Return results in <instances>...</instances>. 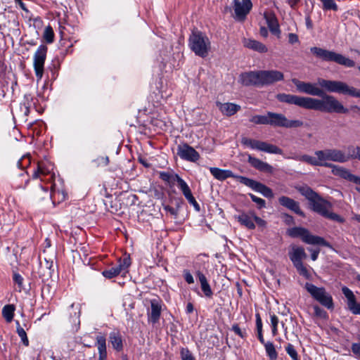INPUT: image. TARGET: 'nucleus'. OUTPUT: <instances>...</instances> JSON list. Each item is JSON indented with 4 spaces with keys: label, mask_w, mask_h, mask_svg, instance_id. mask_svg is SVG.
<instances>
[{
    "label": "nucleus",
    "mask_w": 360,
    "mask_h": 360,
    "mask_svg": "<svg viewBox=\"0 0 360 360\" xmlns=\"http://www.w3.org/2000/svg\"><path fill=\"white\" fill-rule=\"evenodd\" d=\"M313 309L314 311V314L317 316L324 317L326 314V311L323 309H322L320 307H319L318 305L314 306Z\"/></svg>",
    "instance_id": "3c124183"
},
{
    "label": "nucleus",
    "mask_w": 360,
    "mask_h": 360,
    "mask_svg": "<svg viewBox=\"0 0 360 360\" xmlns=\"http://www.w3.org/2000/svg\"><path fill=\"white\" fill-rule=\"evenodd\" d=\"M285 351L292 360H300L295 347L292 344L288 343L287 345L285 347Z\"/></svg>",
    "instance_id": "c03bdc74"
},
{
    "label": "nucleus",
    "mask_w": 360,
    "mask_h": 360,
    "mask_svg": "<svg viewBox=\"0 0 360 360\" xmlns=\"http://www.w3.org/2000/svg\"><path fill=\"white\" fill-rule=\"evenodd\" d=\"M15 323H16V326H16V331H17L18 335L20 338L23 345L25 346H28L29 345V340H28V338L27 337V333H26L25 330L20 326V323H19L18 321H16Z\"/></svg>",
    "instance_id": "e433bc0d"
},
{
    "label": "nucleus",
    "mask_w": 360,
    "mask_h": 360,
    "mask_svg": "<svg viewBox=\"0 0 360 360\" xmlns=\"http://www.w3.org/2000/svg\"><path fill=\"white\" fill-rule=\"evenodd\" d=\"M177 155L183 160L193 162L200 158L199 153L193 147L186 143L178 146Z\"/></svg>",
    "instance_id": "dca6fc26"
},
{
    "label": "nucleus",
    "mask_w": 360,
    "mask_h": 360,
    "mask_svg": "<svg viewBox=\"0 0 360 360\" xmlns=\"http://www.w3.org/2000/svg\"><path fill=\"white\" fill-rule=\"evenodd\" d=\"M131 264V262L129 255H124L123 258L119 259L117 266L105 270L103 271L102 274L107 278H112L120 274H126Z\"/></svg>",
    "instance_id": "ddd939ff"
},
{
    "label": "nucleus",
    "mask_w": 360,
    "mask_h": 360,
    "mask_svg": "<svg viewBox=\"0 0 360 360\" xmlns=\"http://www.w3.org/2000/svg\"><path fill=\"white\" fill-rule=\"evenodd\" d=\"M231 330L238 336H240L242 338H244L246 336V333L245 331H243L238 324H233L232 326Z\"/></svg>",
    "instance_id": "8fccbe9b"
},
{
    "label": "nucleus",
    "mask_w": 360,
    "mask_h": 360,
    "mask_svg": "<svg viewBox=\"0 0 360 360\" xmlns=\"http://www.w3.org/2000/svg\"><path fill=\"white\" fill-rule=\"evenodd\" d=\"M309 250L311 252V258L313 261H315L318 258V255L319 254V250H312V249H309Z\"/></svg>",
    "instance_id": "680f3d73"
},
{
    "label": "nucleus",
    "mask_w": 360,
    "mask_h": 360,
    "mask_svg": "<svg viewBox=\"0 0 360 360\" xmlns=\"http://www.w3.org/2000/svg\"><path fill=\"white\" fill-rule=\"evenodd\" d=\"M250 121L255 124H265L267 125V113L264 115H255L252 116Z\"/></svg>",
    "instance_id": "37998d69"
},
{
    "label": "nucleus",
    "mask_w": 360,
    "mask_h": 360,
    "mask_svg": "<svg viewBox=\"0 0 360 360\" xmlns=\"http://www.w3.org/2000/svg\"><path fill=\"white\" fill-rule=\"evenodd\" d=\"M256 326L257 331L262 330V322L260 316L258 314L256 315Z\"/></svg>",
    "instance_id": "bf43d9fd"
},
{
    "label": "nucleus",
    "mask_w": 360,
    "mask_h": 360,
    "mask_svg": "<svg viewBox=\"0 0 360 360\" xmlns=\"http://www.w3.org/2000/svg\"><path fill=\"white\" fill-rule=\"evenodd\" d=\"M283 74L278 70H257L242 73L241 82L245 86L262 87L283 79Z\"/></svg>",
    "instance_id": "f03ea898"
},
{
    "label": "nucleus",
    "mask_w": 360,
    "mask_h": 360,
    "mask_svg": "<svg viewBox=\"0 0 360 360\" xmlns=\"http://www.w3.org/2000/svg\"><path fill=\"white\" fill-rule=\"evenodd\" d=\"M323 4V9L338 11V7L334 0H320Z\"/></svg>",
    "instance_id": "79ce46f5"
},
{
    "label": "nucleus",
    "mask_w": 360,
    "mask_h": 360,
    "mask_svg": "<svg viewBox=\"0 0 360 360\" xmlns=\"http://www.w3.org/2000/svg\"><path fill=\"white\" fill-rule=\"evenodd\" d=\"M347 154L345 153L347 162L350 159H357L360 160V147L354 146H349L347 148Z\"/></svg>",
    "instance_id": "7c9ffc66"
},
{
    "label": "nucleus",
    "mask_w": 360,
    "mask_h": 360,
    "mask_svg": "<svg viewBox=\"0 0 360 360\" xmlns=\"http://www.w3.org/2000/svg\"><path fill=\"white\" fill-rule=\"evenodd\" d=\"M196 274L200 283L201 288L205 295L208 297H212L213 292L212 291L210 284L207 282L205 276L200 271H198Z\"/></svg>",
    "instance_id": "a878e982"
},
{
    "label": "nucleus",
    "mask_w": 360,
    "mask_h": 360,
    "mask_svg": "<svg viewBox=\"0 0 360 360\" xmlns=\"http://www.w3.org/2000/svg\"><path fill=\"white\" fill-rule=\"evenodd\" d=\"M349 181L360 185V177L355 176L352 174Z\"/></svg>",
    "instance_id": "0e129e2a"
},
{
    "label": "nucleus",
    "mask_w": 360,
    "mask_h": 360,
    "mask_svg": "<svg viewBox=\"0 0 360 360\" xmlns=\"http://www.w3.org/2000/svg\"><path fill=\"white\" fill-rule=\"evenodd\" d=\"M110 342H111L112 347L117 351L120 352L123 348L122 340L119 333L112 332L109 336Z\"/></svg>",
    "instance_id": "cd10ccee"
},
{
    "label": "nucleus",
    "mask_w": 360,
    "mask_h": 360,
    "mask_svg": "<svg viewBox=\"0 0 360 360\" xmlns=\"http://www.w3.org/2000/svg\"><path fill=\"white\" fill-rule=\"evenodd\" d=\"M43 37L44 40L49 44H51L54 41V32L50 25H48L45 27Z\"/></svg>",
    "instance_id": "58836bf2"
},
{
    "label": "nucleus",
    "mask_w": 360,
    "mask_h": 360,
    "mask_svg": "<svg viewBox=\"0 0 360 360\" xmlns=\"http://www.w3.org/2000/svg\"><path fill=\"white\" fill-rule=\"evenodd\" d=\"M288 41L290 44H293L299 41L298 36L294 33H290L288 34Z\"/></svg>",
    "instance_id": "5fc2aeb1"
},
{
    "label": "nucleus",
    "mask_w": 360,
    "mask_h": 360,
    "mask_svg": "<svg viewBox=\"0 0 360 360\" xmlns=\"http://www.w3.org/2000/svg\"><path fill=\"white\" fill-rule=\"evenodd\" d=\"M181 360H195L192 353L187 348H182L181 350Z\"/></svg>",
    "instance_id": "a18cd8bd"
},
{
    "label": "nucleus",
    "mask_w": 360,
    "mask_h": 360,
    "mask_svg": "<svg viewBox=\"0 0 360 360\" xmlns=\"http://www.w3.org/2000/svg\"><path fill=\"white\" fill-rule=\"evenodd\" d=\"M161 314V307L155 301L151 302V311L149 314V320L153 323L158 322Z\"/></svg>",
    "instance_id": "c85d7f7f"
},
{
    "label": "nucleus",
    "mask_w": 360,
    "mask_h": 360,
    "mask_svg": "<svg viewBox=\"0 0 360 360\" xmlns=\"http://www.w3.org/2000/svg\"><path fill=\"white\" fill-rule=\"evenodd\" d=\"M296 189L309 201L313 211L330 220L340 223L345 221V219L341 216L330 211L332 207V204L321 197L309 186H298L296 187Z\"/></svg>",
    "instance_id": "f257e3e1"
},
{
    "label": "nucleus",
    "mask_w": 360,
    "mask_h": 360,
    "mask_svg": "<svg viewBox=\"0 0 360 360\" xmlns=\"http://www.w3.org/2000/svg\"><path fill=\"white\" fill-rule=\"evenodd\" d=\"M15 2L19 4L20 7L25 11L28 12V10L25 6V4L22 1V0H14Z\"/></svg>",
    "instance_id": "338daca9"
},
{
    "label": "nucleus",
    "mask_w": 360,
    "mask_h": 360,
    "mask_svg": "<svg viewBox=\"0 0 360 360\" xmlns=\"http://www.w3.org/2000/svg\"><path fill=\"white\" fill-rule=\"evenodd\" d=\"M189 46L195 55L205 58L210 49V41L202 32L193 31L189 39Z\"/></svg>",
    "instance_id": "39448f33"
},
{
    "label": "nucleus",
    "mask_w": 360,
    "mask_h": 360,
    "mask_svg": "<svg viewBox=\"0 0 360 360\" xmlns=\"http://www.w3.org/2000/svg\"><path fill=\"white\" fill-rule=\"evenodd\" d=\"M48 48L46 46L40 45L34 55L33 65L36 77L41 79L44 74V67L46 58Z\"/></svg>",
    "instance_id": "f8f14e48"
},
{
    "label": "nucleus",
    "mask_w": 360,
    "mask_h": 360,
    "mask_svg": "<svg viewBox=\"0 0 360 360\" xmlns=\"http://www.w3.org/2000/svg\"><path fill=\"white\" fill-rule=\"evenodd\" d=\"M244 45L245 46L252 50L257 51L259 53H266L268 51L266 46L264 44L254 39L245 40L244 42Z\"/></svg>",
    "instance_id": "bb28decb"
},
{
    "label": "nucleus",
    "mask_w": 360,
    "mask_h": 360,
    "mask_svg": "<svg viewBox=\"0 0 360 360\" xmlns=\"http://www.w3.org/2000/svg\"><path fill=\"white\" fill-rule=\"evenodd\" d=\"M185 198L187 199L189 203L194 207L196 211H200V205L195 200V198L193 196L192 193L185 196Z\"/></svg>",
    "instance_id": "09e8293b"
},
{
    "label": "nucleus",
    "mask_w": 360,
    "mask_h": 360,
    "mask_svg": "<svg viewBox=\"0 0 360 360\" xmlns=\"http://www.w3.org/2000/svg\"><path fill=\"white\" fill-rule=\"evenodd\" d=\"M178 177H179V175L174 174L170 172H161L160 173V178L162 181H164L168 184H174L176 181Z\"/></svg>",
    "instance_id": "c9c22d12"
},
{
    "label": "nucleus",
    "mask_w": 360,
    "mask_h": 360,
    "mask_svg": "<svg viewBox=\"0 0 360 360\" xmlns=\"http://www.w3.org/2000/svg\"><path fill=\"white\" fill-rule=\"evenodd\" d=\"M271 323L272 327V334L275 336L277 334V326L278 323V319L275 314L271 315Z\"/></svg>",
    "instance_id": "49530a36"
},
{
    "label": "nucleus",
    "mask_w": 360,
    "mask_h": 360,
    "mask_svg": "<svg viewBox=\"0 0 360 360\" xmlns=\"http://www.w3.org/2000/svg\"><path fill=\"white\" fill-rule=\"evenodd\" d=\"M342 292L347 299V306L349 309L354 314H360V304L357 303L355 300V296L352 291L348 288L344 287Z\"/></svg>",
    "instance_id": "aec40b11"
},
{
    "label": "nucleus",
    "mask_w": 360,
    "mask_h": 360,
    "mask_svg": "<svg viewBox=\"0 0 360 360\" xmlns=\"http://www.w3.org/2000/svg\"><path fill=\"white\" fill-rule=\"evenodd\" d=\"M314 154L316 156L319 158L321 167L330 168L334 165L330 163V161L339 163H344L347 162V158L345 156V152L336 148H326L324 150H316Z\"/></svg>",
    "instance_id": "423d86ee"
},
{
    "label": "nucleus",
    "mask_w": 360,
    "mask_h": 360,
    "mask_svg": "<svg viewBox=\"0 0 360 360\" xmlns=\"http://www.w3.org/2000/svg\"><path fill=\"white\" fill-rule=\"evenodd\" d=\"M13 281L15 283H17L20 287L22 285L23 278L18 274H14L13 275Z\"/></svg>",
    "instance_id": "13d9d810"
},
{
    "label": "nucleus",
    "mask_w": 360,
    "mask_h": 360,
    "mask_svg": "<svg viewBox=\"0 0 360 360\" xmlns=\"http://www.w3.org/2000/svg\"><path fill=\"white\" fill-rule=\"evenodd\" d=\"M297 160L307 162L312 166H321L319 158L310 156L309 155H302L295 158Z\"/></svg>",
    "instance_id": "2f4dec72"
},
{
    "label": "nucleus",
    "mask_w": 360,
    "mask_h": 360,
    "mask_svg": "<svg viewBox=\"0 0 360 360\" xmlns=\"http://www.w3.org/2000/svg\"><path fill=\"white\" fill-rule=\"evenodd\" d=\"M284 221L286 224H290L294 222L293 217L288 214H283Z\"/></svg>",
    "instance_id": "e2e57ef3"
},
{
    "label": "nucleus",
    "mask_w": 360,
    "mask_h": 360,
    "mask_svg": "<svg viewBox=\"0 0 360 360\" xmlns=\"http://www.w3.org/2000/svg\"><path fill=\"white\" fill-rule=\"evenodd\" d=\"M289 257L299 274L306 278H309V271L302 263V259L307 257L304 248L293 246L292 252H289Z\"/></svg>",
    "instance_id": "9d476101"
},
{
    "label": "nucleus",
    "mask_w": 360,
    "mask_h": 360,
    "mask_svg": "<svg viewBox=\"0 0 360 360\" xmlns=\"http://www.w3.org/2000/svg\"><path fill=\"white\" fill-rule=\"evenodd\" d=\"M164 210L167 212H169L170 214L174 215V217H176L178 214V210L174 207H172L169 205L164 206Z\"/></svg>",
    "instance_id": "4d7b16f0"
},
{
    "label": "nucleus",
    "mask_w": 360,
    "mask_h": 360,
    "mask_svg": "<svg viewBox=\"0 0 360 360\" xmlns=\"http://www.w3.org/2000/svg\"><path fill=\"white\" fill-rule=\"evenodd\" d=\"M242 143L252 149H256L268 153L280 155L283 153V150L278 146L264 141L244 138L242 139Z\"/></svg>",
    "instance_id": "9b49d317"
},
{
    "label": "nucleus",
    "mask_w": 360,
    "mask_h": 360,
    "mask_svg": "<svg viewBox=\"0 0 360 360\" xmlns=\"http://www.w3.org/2000/svg\"><path fill=\"white\" fill-rule=\"evenodd\" d=\"M100 164H102L103 165H108L109 163V158L108 156L105 157H101L100 159Z\"/></svg>",
    "instance_id": "774afa93"
},
{
    "label": "nucleus",
    "mask_w": 360,
    "mask_h": 360,
    "mask_svg": "<svg viewBox=\"0 0 360 360\" xmlns=\"http://www.w3.org/2000/svg\"><path fill=\"white\" fill-rule=\"evenodd\" d=\"M267 125L284 128H299L304 126L300 120H289L283 114L267 112Z\"/></svg>",
    "instance_id": "6e6552de"
},
{
    "label": "nucleus",
    "mask_w": 360,
    "mask_h": 360,
    "mask_svg": "<svg viewBox=\"0 0 360 360\" xmlns=\"http://www.w3.org/2000/svg\"><path fill=\"white\" fill-rule=\"evenodd\" d=\"M250 198L252 199V200L257 203V205H258V207L259 209L262 208V207H264L265 205H266V202H265V200H263L262 198H260L259 197H257L256 195H253V194H250Z\"/></svg>",
    "instance_id": "de8ad7c7"
},
{
    "label": "nucleus",
    "mask_w": 360,
    "mask_h": 360,
    "mask_svg": "<svg viewBox=\"0 0 360 360\" xmlns=\"http://www.w3.org/2000/svg\"><path fill=\"white\" fill-rule=\"evenodd\" d=\"M288 234L292 238H301L303 242L311 245H320L328 248H331V245L323 238L314 236L304 228L302 227H293L289 229L287 231Z\"/></svg>",
    "instance_id": "0eeeda50"
},
{
    "label": "nucleus",
    "mask_w": 360,
    "mask_h": 360,
    "mask_svg": "<svg viewBox=\"0 0 360 360\" xmlns=\"http://www.w3.org/2000/svg\"><path fill=\"white\" fill-rule=\"evenodd\" d=\"M264 18L270 31L273 34H276L280 32L279 25L274 14L271 13H265Z\"/></svg>",
    "instance_id": "393cba45"
},
{
    "label": "nucleus",
    "mask_w": 360,
    "mask_h": 360,
    "mask_svg": "<svg viewBox=\"0 0 360 360\" xmlns=\"http://www.w3.org/2000/svg\"><path fill=\"white\" fill-rule=\"evenodd\" d=\"M292 82L296 86L297 90H319L314 84L300 82L297 79H292Z\"/></svg>",
    "instance_id": "f704fd0d"
},
{
    "label": "nucleus",
    "mask_w": 360,
    "mask_h": 360,
    "mask_svg": "<svg viewBox=\"0 0 360 360\" xmlns=\"http://www.w3.org/2000/svg\"><path fill=\"white\" fill-rule=\"evenodd\" d=\"M330 168H331V172H332L333 174H334L335 176H340V177L349 181L352 174L350 173V172L348 169H347L346 168H345L343 167L336 165H334Z\"/></svg>",
    "instance_id": "c756f323"
},
{
    "label": "nucleus",
    "mask_w": 360,
    "mask_h": 360,
    "mask_svg": "<svg viewBox=\"0 0 360 360\" xmlns=\"http://www.w3.org/2000/svg\"><path fill=\"white\" fill-rule=\"evenodd\" d=\"M238 178V181L241 184L251 188L255 191L262 193L264 197L269 198H272L274 197L272 190L270 188L265 186L264 184L245 176Z\"/></svg>",
    "instance_id": "4468645a"
},
{
    "label": "nucleus",
    "mask_w": 360,
    "mask_h": 360,
    "mask_svg": "<svg viewBox=\"0 0 360 360\" xmlns=\"http://www.w3.org/2000/svg\"><path fill=\"white\" fill-rule=\"evenodd\" d=\"M217 105L222 112L226 116H231L240 110V106L232 103L217 102Z\"/></svg>",
    "instance_id": "5701e85b"
},
{
    "label": "nucleus",
    "mask_w": 360,
    "mask_h": 360,
    "mask_svg": "<svg viewBox=\"0 0 360 360\" xmlns=\"http://www.w3.org/2000/svg\"><path fill=\"white\" fill-rule=\"evenodd\" d=\"M305 22H306V26H307V29L311 30L313 28V23H312V21L311 20L309 15H306Z\"/></svg>",
    "instance_id": "052dcab7"
},
{
    "label": "nucleus",
    "mask_w": 360,
    "mask_h": 360,
    "mask_svg": "<svg viewBox=\"0 0 360 360\" xmlns=\"http://www.w3.org/2000/svg\"><path fill=\"white\" fill-rule=\"evenodd\" d=\"M304 288L311 296L321 305L328 309L333 308L332 296L326 292L324 288L317 287L310 283H306Z\"/></svg>",
    "instance_id": "1a4fd4ad"
},
{
    "label": "nucleus",
    "mask_w": 360,
    "mask_h": 360,
    "mask_svg": "<svg viewBox=\"0 0 360 360\" xmlns=\"http://www.w3.org/2000/svg\"><path fill=\"white\" fill-rule=\"evenodd\" d=\"M308 109L326 112H348V110L342 103L330 96H323L321 99L309 98Z\"/></svg>",
    "instance_id": "7ed1b4c3"
},
{
    "label": "nucleus",
    "mask_w": 360,
    "mask_h": 360,
    "mask_svg": "<svg viewBox=\"0 0 360 360\" xmlns=\"http://www.w3.org/2000/svg\"><path fill=\"white\" fill-rule=\"evenodd\" d=\"M210 171L214 177L219 181L225 180L229 177L238 180V177H243V176L235 175L231 170L221 169L217 167H210Z\"/></svg>",
    "instance_id": "4be33fe9"
},
{
    "label": "nucleus",
    "mask_w": 360,
    "mask_h": 360,
    "mask_svg": "<svg viewBox=\"0 0 360 360\" xmlns=\"http://www.w3.org/2000/svg\"><path fill=\"white\" fill-rule=\"evenodd\" d=\"M351 97L360 98V91H345Z\"/></svg>",
    "instance_id": "69168bd1"
},
{
    "label": "nucleus",
    "mask_w": 360,
    "mask_h": 360,
    "mask_svg": "<svg viewBox=\"0 0 360 360\" xmlns=\"http://www.w3.org/2000/svg\"><path fill=\"white\" fill-rule=\"evenodd\" d=\"M184 278H185L186 281L188 284H191V283H194L193 277V276L191 275V274L188 271L185 270L184 271Z\"/></svg>",
    "instance_id": "603ef678"
},
{
    "label": "nucleus",
    "mask_w": 360,
    "mask_h": 360,
    "mask_svg": "<svg viewBox=\"0 0 360 360\" xmlns=\"http://www.w3.org/2000/svg\"><path fill=\"white\" fill-rule=\"evenodd\" d=\"M352 351L354 354L360 356V343H353L352 345Z\"/></svg>",
    "instance_id": "6e6d98bb"
},
{
    "label": "nucleus",
    "mask_w": 360,
    "mask_h": 360,
    "mask_svg": "<svg viewBox=\"0 0 360 360\" xmlns=\"http://www.w3.org/2000/svg\"><path fill=\"white\" fill-rule=\"evenodd\" d=\"M49 173V170L46 169L43 164H39L37 169L32 174L33 179L39 178L41 176H45Z\"/></svg>",
    "instance_id": "a19ab883"
},
{
    "label": "nucleus",
    "mask_w": 360,
    "mask_h": 360,
    "mask_svg": "<svg viewBox=\"0 0 360 360\" xmlns=\"http://www.w3.org/2000/svg\"><path fill=\"white\" fill-rule=\"evenodd\" d=\"M252 214H255L252 212L249 214L243 212L238 216L236 217V219L240 223L241 225L245 226L246 228L249 229H254L255 228V225L254 223V219Z\"/></svg>",
    "instance_id": "b1692460"
},
{
    "label": "nucleus",
    "mask_w": 360,
    "mask_h": 360,
    "mask_svg": "<svg viewBox=\"0 0 360 360\" xmlns=\"http://www.w3.org/2000/svg\"><path fill=\"white\" fill-rule=\"evenodd\" d=\"M310 51L314 56L324 61L334 62L346 68L355 66V62L353 60L335 51L316 46L311 47Z\"/></svg>",
    "instance_id": "20e7f679"
},
{
    "label": "nucleus",
    "mask_w": 360,
    "mask_h": 360,
    "mask_svg": "<svg viewBox=\"0 0 360 360\" xmlns=\"http://www.w3.org/2000/svg\"><path fill=\"white\" fill-rule=\"evenodd\" d=\"M276 97L281 102L295 104L300 107L308 109L309 97H302L287 94H278Z\"/></svg>",
    "instance_id": "2eb2a0df"
},
{
    "label": "nucleus",
    "mask_w": 360,
    "mask_h": 360,
    "mask_svg": "<svg viewBox=\"0 0 360 360\" xmlns=\"http://www.w3.org/2000/svg\"><path fill=\"white\" fill-rule=\"evenodd\" d=\"M96 345L98 347V354L107 353L106 351V340L103 335L96 337Z\"/></svg>",
    "instance_id": "4c0bfd02"
},
{
    "label": "nucleus",
    "mask_w": 360,
    "mask_h": 360,
    "mask_svg": "<svg viewBox=\"0 0 360 360\" xmlns=\"http://www.w3.org/2000/svg\"><path fill=\"white\" fill-rule=\"evenodd\" d=\"M254 221L260 227H264L266 226V221L261 219L260 217L256 216L255 214H252Z\"/></svg>",
    "instance_id": "864d4df0"
},
{
    "label": "nucleus",
    "mask_w": 360,
    "mask_h": 360,
    "mask_svg": "<svg viewBox=\"0 0 360 360\" xmlns=\"http://www.w3.org/2000/svg\"><path fill=\"white\" fill-rule=\"evenodd\" d=\"M176 182L178 184L179 188L181 190L184 196H186L188 194L191 193V189L188 187V184L180 176L177 178Z\"/></svg>",
    "instance_id": "ea45409f"
},
{
    "label": "nucleus",
    "mask_w": 360,
    "mask_h": 360,
    "mask_svg": "<svg viewBox=\"0 0 360 360\" xmlns=\"http://www.w3.org/2000/svg\"><path fill=\"white\" fill-rule=\"evenodd\" d=\"M252 4L250 0H234V12L236 18L239 20L245 19L252 8Z\"/></svg>",
    "instance_id": "f3484780"
},
{
    "label": "nucleus",
    "mask_w": 360,
    "mask_h": 360,
    "mask_svg": "<svg viewBox=\"0 0 360 360\" xmlns=\"http://www.w3.org/2000/svg\"><path fill=\"white\" fill-rule=\"evenodd\" d=\"M278 202L280 205L294 212L297 214L304 217V213L301 210L299 202L287 196H281L278 198Z\"/></svg>",
    "instance_id": "a211bd4d"
},
{
    "label": "nucleus",
    "mask_w": 360,
    "mask_h": 360,
    "mask_svg": "<svg viewBox=\"0 0 360 360\" xmlns=\"http://www.w3.org/2000/svg\"><path fill=\"white\" fill-rule=\"evenodd\" d=\"M264 346L269 359L276 360L278 358V353L274 344L271 342H266Z\"/></svg>",
    "instance_id": "72a5a7b5"
},
{
    "label": "nucleus",
    "mask_w": 360,
    "mask_h": 360,
    "mask_svg": "<svg viewBox=\"0 0 360 360\" xmlns=\"http://www.w3.org/2000/svg\"><path fill=\"white\" fill-rule=\"evenodd\" d=\"M248 162L250 164L252 167L255 168L256 169L260 172H264L267 173L273 172V167L268 164L267 162H263L261 160L254 158L250 155H248Z\"/></svg>",
    "instance_id": "412c9836"
},
{
    "label": "nucleus",
    "mask_w": 360,
    "mask_h": 360,
    "mask_svg": "<svg viewBox=\"0 0 360 360\" xmlns=\"http://www.w3.org/2000/svg\"><path fill=\"white\" fill-rule=\"evenodd\" d=\"M15 307L12 304H8L3 307L2 315L8 323L11 322L14 316Z\"/></svg>",
    "instance_id": "473e14b6"
},
{
    "label": "nucleus",
    "mask_w": 360,
    "mask_h": 360,
    "mask_svg": "<svg viewBox=\"0 0 360 360\" xmlns=\"http://www.w3.org/2000/svg\"><path fill=\"white\" fill-rule=\"evenodd\" d=\"M318 85L325 90H350L345 83L338 81L319 79Z\"/></svg>",
    "instance_id": "6ab92c4d"
}]
</instances>
